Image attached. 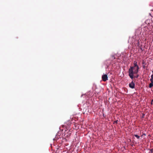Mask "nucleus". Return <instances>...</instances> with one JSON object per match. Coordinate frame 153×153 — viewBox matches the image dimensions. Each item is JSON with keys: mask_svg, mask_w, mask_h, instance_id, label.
Here are the masks:
<instances>
[{"mask_svg": "<svg viewBox=\"0 0 153 153\" xmlns=\"http://www.w3.org/2000/svg\"><path fill=\"white\" fill-rule=\"evenodd\" d=\"M143 135H146V134H143Z\"/></svg>", "mask_w": 153, "mask_h": 153, "instance_id": "4468645a", "label": "nucleus"}, {"mask_svg": "<svg viewBox=\"0 0 153 153\" xmlns=\"http://www.w3.org/2000/svg\"><path fill=\"white\" fill-rule=\"evenodd\" d=\"M129 86L130 88H134L135 87V84L134 82L132 81L131 83H130Z\"/></svg>", "mask_w": 153, "mask_h": 153, "instance_id": "f03ea898", "label": "nucleus"}, {"mask_svg": "<svg viewBox=\"0 0 153 153\" xmlns=\"http://www.w3.org/2000/svg\"><path fill=\"white\" fill-rule=\"evenodd\" d=\"M104 102H105V100H104Z\"/></svg>", "mask_w": 153, "mask_h": 153, "instance_id": "2eb2a0df", "label": "nucleus"}, {"mask_svg": "<svg viewBox=\"0 0 153 153\" xmlns=\"http://www.w3.org/2000/svg\"><path fill=\"white\" fill-rule=\"evenodd\" d=\"M152 73H153V71H152Z\"/></svg>", "mask_w": 153, "mask_h": 153, "instance_id": "dca6fc26", "label": "nucleus"}, {"mask_svg": "<svg viewBox=\"0 0 153 153\" xmlns=\"http://www.w3.org/2000/svg\"><path fill=\"white\" fill-rule=\"evenodd\" d=\"M103 116H104V114H103Z\"/></svg>", "mask_w": 153, "mask_h": 153, "instance_id": "ddd939ff", "label": "nucleus"}, {"mask_svg": "<svg viewBox=\"0 0 153 153\" xmlns=\"http://www.w3.org/2000/svg\"><path fill=\"white\" fill-rule=\"evenodd\" d=\"M102 80L104 81H105V74H104L102 76Z\"/></svg>", "mask_w": 153, "mask_h": 153, "instance_id": "20e7f679", "label": "nucleus"}, {"mask_svg": "<svg viewBox=\"0 0 153 153\" xmlns=\"http://www.w3.org/2000/svg\"><path fill=\"white\" fill-rule=\"evenodd\" d=\"M150 151L151 152H153V148L151 149H150Z\"/></svg>", "mask_w": 153, "mask_h": 153, "instance_id": "1a4fd4ad", "label": "nucleus"}, {"mask_svg": "<svg viewBox=\"0 0 153 153\" xmlns=\"http://www.w3.org/2000/svg\"><path fill=\"white\" fill-rule=\"evenodd\" d=\"M108 77L107 75L106 74V81L108 80Z\"/></svg>", "mask_w": 153, "mask_h": 153, "instance_id": "6e6552de", "label": "nucleus"}, {"mask_svg": "<svg viewBox=\"0 0 153 153\" xmlns=\"http://www.w3.org/2000/svg\"><path fill=\"white\" fill-rule=\"evenodd\" d=\"M153 86V83L151 82V83L149 84V87L150 88H152Z\"/></svg>", "mask_w": 153, "mask_h": 153, "instance_id": "423d86ee", "label": "nucleus"}, {"mask_svg": "<svg viewBox=\"0 0 153 153\" xmlns=\"http://www.w3.org/2000/svg\"><path fill=\"white\" fill-rule=\"evenodd\" d=\"M138 77V76L137 75V76H136L135 77H136V78H137V77Z\"/></svg>", "mask_w": 153, "mask_h": 153, "instance_id": "9b49d317", "label": "nucleus"}, {"mask_svg": "<svg viewBox=\"0 0 153 153\" xmlns=\"http://www.w3.org/2000/svg\"><path fill=\"white\" fill-rule=\"evenodd\" d=\"M150 80L151 82L153 83V74L151 76V78Z\"/></svg>", "mask_w": 153, "mask_h": 153, "instance_id": "39448f33", "label": "nucleus"}, {"mask_svg": "<svg viewBox=\"0 0 153 153\" xmlns=\"http://www.w3.org/2000/svg\"><path fill=\"white\" fill-rule=\"evenodd\" d=\"M139 68V66L137 65V62L136 61H134V66H131L128 70V75L131 79H132L134 78V74L137 73Z\"/></svg>", "mask_w": 153, "mask_h": 153, "instance_id": "f257e3e1", "label": "nucleus"}, {"mask_svg": "<svg viewBox=\"0 0 153 153\" xmlns=\"http://www.w3.org/2000/svg\"><path fill=\"white\" fill-rule=\"evenodd\" d=\"M110 59L111 60H113L114 59H116V58L115 57L114 55H112L111 56Z\"/></svg>", "mask_w": 153, "mask_h": 153, "instance_id": "7ed1b4c3", "label": "nucleus"}, {"mask_svg": "<svg viewBox=\"0 0 153 153\" xmlns=\"http://www.w3.org/2000/svg\"><path fill=\"white\" fill-rule=\"evenodd\" d=\"M134 136L136 137H137L138 139H139V138H140V136L138 135H137V134H134Z\"/></svg>", "mask_w": 153, "mask_h": 153, "instance_id": "0eeeda50", "label": "nucleus"}, {"mask_svg": "<svg viewBox=\"0 0 153 153\" xmlns=\"http://www.w3.org/2000/svg\"><path fill=\"white\" fill-rule=\"evenodd\" d=\"M152 102H153V99H152Z\"/></svg>", "mask_w": 153, "mask_h": 153, "instance_id": "f8f14e48", "label": "nucleus"}, {"mask_svg": "<svg viewBox=\"0 0 153 153\" xmlns=\"http://www.w3.org/2000/svg\"><path fill=\"white\" fill-rule=\"evenodd\" d=\"M114 122L116 123H117V120L115 121Z\"/></svg>", "mask_w": 153, "mask_h": 153, "instance_id": "9d476101", "label": "nucleus"}]
</instances>
